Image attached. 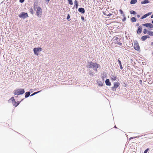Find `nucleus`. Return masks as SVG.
<instances>
[{
  "label": "nucleus",
  "mask_w": 153,
  "mask_h": 153,
  "mask_svg": "<svg viewBox=\"0 0 153 153\" xmlns=\"http://www.w3.org/2000/svg\"><path fill=\"white\" fill-rule=\"evenodd\" d=\"M124 1H126V0H124Z\"/></svg>",
  "instance_id": "obj_59"
},
{
  "label": "nucleus",
  "mask_w": 153,
  "mask_h": 153,
  "mask_svg": "<svg viewBox=\"0 0 153 153\" xmlns=\"http://www.w3.org/2000/svg\"><path fill=\"white\" fill-rule=\"evenodd\" d=\"M29 11L31 13L33 14V10L32 8H30L29 9Z\"/></svg>",
  "instance_id": "obj_28"
},
{
  "label": "nucleus",
  "mask_w": 153,
  "mask_h": 153,
  "mask_svg": "<svg viewBox=\"0 0 153 153\" xmlns=\"http://www.w3.org/2000/svg\"><path fill=\"white\" fill-rule=\"evenodd\" d=\"M116 11H117V12H115V15H116V13H118L117 10Z\"/></svg>",
  "instance_id": "obj_51"
},
{
  "label": "nucleus",
  "mask_w": 153,
  "mask_h": 153,
  "mask_svg": "<svg viewBox=\"0 0 153 153\" xmlns=\"http://www.w3.org/2000/svg\"><path fill=\"white\" fill-rule=\"evenodd\" d=\"M151 18H153V15H151Z\"/></svg>",
  "instance_id": "obj_48"
},
{
  "label": "nucleus",
  "mask_w": 153,
  "mask_h": 153,
  "mask_svg": "<svg viewBox=\"0 0 153 153\" xmlns=\"http://www.w3.org/2000/svg\"><path fill=\"white\" fill-rule=\"evenodd\" d=\"M130 13L131 14L135 15L136 14V12L134 10H131L130 11Z\"/></svg>",
  "instance_id": "obj_26"
},
{
  "label": "nucleus",
  "mask_w": 153,
  "mask_h": 153,
  "mask_svg": "<svg viewBox=\"0 0 153 153\" xmlns=\"http://www.w3.org/2000/svg\"><path fill=\"white\" fill-rule=\"evenodd\" d=\"M150 30H152V29H149Z\"/></svg>",
  "instance_id": "obj_57"
},
{
  "label": "nucleus",
  "mask_w": 153,
  "mask_h": 153,
  "mask_svg": "<svg viewBox=\"0 0 153 153\" xmlns=\"http://www.w3.org/2000/svg\"><path fill=\"white\" fill-rule=\"evenodd\" d=\"M42 50V48H34L33 49L34 54L37 55H39L38 52L41 51Z\"/></svg>",
  "instance_id": "obj_4"
},
{
  "label": "nucleus",
  "mask_w": 153,
  "mask_h": 153,
  "mask_svg": "<svg viewBox=\"0 0 153 153\" xmlns=\"http://www.w3.org/2000/svg\"><path fill=\"white\" fill-rule=\"evenodd\" d=\"M119 40H115V44L117 45H122V43L120 42H118Z\"/></svg>",
  "instance_id": "obj_16"
},
{
  "label": "nucleus",
  "mask_w": 153,
  "mask_h": 153,
  "mask_svg": "<svg viewBox=\"0 0 153 153\" xmlns=\"http://www.w3.org/2000/svg\"><path fill=\"white\" fill-rule=\"evenodd\" d=\"M139 25V24L138 23L136 24V26H138Z\"/></svg>",
  "instance_id": "obj_44"
},
{
  "label": "nucleus",
  "mask_w": 153,
  "mask_h": 153,
  "mask_svg": "<svg viewBox=\"0 0 153 153\" xmlns=\"http://www.w3.org/2000/svg\"><path fill=\"white\" fill-rule=\"evenodd\" d=\"M152 54L153 55V52L152 53Z\"/></svg>",
  "instance_id": "obj_58"
},
{
  "label": "nucleus",
  "mask_w": 153,
  "mask_h": 153,
  "mask_svg": "<svg viewBox=\"0 0 153 153\" xmlns=\"http://www.w3.org/2000/svg\"><path fill=\"white\" fill-rule=\"evenodd\" d=\"M146 16H145V15H143V16H142L141 17L140 19V20H142V19H145V18H146Z\"/></svg>",
  "instance_id": "obj_30"
},
{
  "label": "nucleus",
  "mask_w": 153,
  "mask_h": 153,
  "mask_svg": "<svg viewBox=\"0 0 153 153\" xmlns=\"http://www.w3.org/2000/svg\"><path fill=\"white\" fill-rule=\"evenodd\" d=\"M36 10V13L37 16L39 17H41L42 14V10L41 8L37 5H34V10Z\"/></svg>",
  "instance_id": "obj_2"
},
{
  "label": "nucleus",
  "mask_w": 153,
  "mask_h": 153,
  "mask_svg": "<svg viewBox=\"0 0 153 153\" xmlns=\"http://www.w3.org/2000/svg\"><path fill=\"white\" fill-rule=\"evenodd\" d=\"M126 20V16H124V17L123 18V19H122V21L124 22Z\"/></svg>",
  "instance_id": "obj_33"
},
{
  "label": "nucleus",
  "mask_w": 153,
  "mask_h": 153,
  "mask_svg": "<svg viewBox=\"0 0 153 153\" xmlns=\"http://www.w3.org/2000/svg\"><path fill=\"white\" fill-rule=\"evenodd\" d=\"M150 2L149 0H144L141 2V4H144L149 3Z\"/></svg>",
  "instance_id": "obj_12"
},
{
  "label": "nucleus",
  "mask_w": 153,
  "mask_h": 153,
  "mask_svg": "<svg viewBox=\"0 0 153 153\" xmlns=\"http://www.w3.org/2000/svg\"><path fill=\"white\" fill-rule=\"evenodd\" d=\"M151 45L153 46V42H152L151 43Z\"/></svg>",
  "instance_id": "obj_45"
},
{
  "label": "nucleus",
  "mask_w": 153,
  "mask_h": 153,
  "mask_svg": "<svg viewBox=\"0 0 153 153\" xmlns=\"http://www.w3.org/2000/svg\"><path fill=\"white\" fill-rule=\"evenodd\" d=\"M81 19L82 20H84V18L83 17H82Z\"/></svg>",
  "instance_id": "obj_46"
},
{
  "label": "nucleus",
  "mask_w": 153,
  "mask_h": 153,
  "mask_svg": "<svg viewBox=\"0 0 153 153\" xmlns=\"http://www.w3.org/2000/svg\"><path fill=\"white\" fill-rule=\"evenodd\" d=\"M24 0H19V1L21 3H22V2H23L24 1Z\"/></svg>",
  "instance_id": "obj_38"
},
{
  "label": "nucleus",
  "mask_w": 153,
  "mask_h": 153,
  "mask_svg": "<svg viewBox=\"0 0 153 153\" xmlns=\"http://www.w3.org/2000/svg\"><path fill=\"white\" fill-rule=\"evenodd\" d=\"M122 14V16H123V17H124V16H125V14H124V13H123V14Z\"/></svg>",
  "instance_id": "obj_43"
},
{
  "label": "nucleus",
  "mask_w": 153,
  "mask_h": 153,
  "mask_svg": "<svg viewBox=\"0 0 153 153\" xmlns=\"http://www.w3.org/2000/svg\"><path fill=\"white\" fill-rule=\"evenodd\" d=\"M68 1L69 2V4L71 5H72L73 4L72 0H68Z\"/></svg>",
  "instance_id": "obj_29"
},
{
  "label": "nucleus",
  "mask_w": 153,
  "mask_h": 153,
  "mask_svg": "<svg viewBox=\"0 0 153 153\" xmlns=\"http://www.w3.org/2000/svg\"><path fill=\"white\" fill-rule=\"evenodd\" d=\"M146 35L142 36L141 38V40L143 41H145L146 39Z\"/></svg>",
  "instance_id": "obj_18"
},
{
  "label": "nucleus",
  "mask_w": 153,
  "mask_h": 153,
  "mask_svg": "<svg viewBox=\"0 0 153 153\" xmlns=\"http://www.w3.org/2000/svg\"><path fill=\"white\" fill-rule=\"evenodd\" d=\"M116 79H116V77L115 76V81H116Z\"/></svg>",
  "instance_id": "obj_54"
},
{
  "label": "nucleus",
  "mask_w": 153,
  "mask_h": 153,
  "mask_svg": "<svg viewBox=\"0 0 153 153\" xmlns=\"http://www.w3.org/2000/svg\"><path fill=\"white\" fill-rule=\"evenodd\" d=\"M149 150V148L147 149L144 151L143 153H147V152Z\"/></svg>",
  "instance_id": "obj_31"
},
{
  "label": "nucleus",
  "mask_w": 153,
  "mask_h": 153,
  "mask_svg": "<svg viewBox=\"0 0 153 153\" xmlns=\"http://www.w3.org/2000/svg\"><path fill=\"white\" fill-rule=\"evenodd\" d=\"M115 128H117V127L116 126H115Z\"/></svg>",
  "instance_id": "obj_55"
},
{
  "label": "nucleus",
  "mask_w": 153,
  "mask_h": 153,
  "mask_svg": "<svg viewBox=\"0 0 153 153\" xmlns=\"http://www.w3.org/2000/svg\"><path fill=\"white\" fill-rule=\"evenodd\" d=\"M78 11L82 13H84L85 12V10L83 8H79L78 9Z\"/></svg>",
  "instance_id": "obj_11"
},
{
  "label": "nucleus",
  "mask_w": 153,
  "mask_h": 153,
  "mask_svg": "<svg viewBox=\"0 0 153 153\" xmlns=\"http://www.w3.org/2000/svg\"><path fill=\"white\" fill-rule=\"evenodd\" d=\"M142 27L141 26H139L137 30V33L139 34L142 31Z\"/></svg>",
  "instance_id": "obj_8"
},
{
  "label": "nucleus",
  "mask_w": 153,
  "mask_h": 153,
  "mask_svg": "<svg viewBox=\"0 0 153 153\" xmlns=\"http://www.w3.org/2000/svg\"><path fill=\"white\" fill-rule=\"evenodd\" d=\"M152 13V12H149L148 13L145 14V16H146V17H147V16H150L151 15Z\"/></svg>",
  "instance_id": "obj_27"
},
{
  "label": "nucleus",
  "mask_w": 153,
  "mask_h": 153,
  "mask_svg": "<svg viewBox=\"0 0 153 153\" xmlns=\"http://www.w3.org/2000/svg\"><path fill=\"white\" fill-rule=\"evenodd\" d=\"M13 105L15 107H16L18 105V104H17V102H16L15 101L13 102Z\"/></svg>",
  "instance_id": "obj_24"
},
{
  "label": "nucleus",
  "mask_w": 153,
  "mask_h": 153,
  "mask_svg": "<svg viewBox=\"0 0 153 153\" xmlns=\"http://www.w3.org/2000/svg\"><path fill=\"white\" fill-rule=\"evenodd\" d=\"M25 97L27 98L28 97L30 94V92H27L25 93Z\"/></svg>",
  "instance_id": "obj_15"
},
{
  "label": "nucleus",
  "mask_w": 153,
  "mask_h": 153,
  "mask_svg": "<svg viewBox=\"0 0 153 153\" xmlns=\"http://www.w3.org/2000/svg\"><path fill=\"white\" fill-rule=\"evenodd\" d=\"M105 83L107 85L110 86L111 85V82L109 81V79H106V80H105Z\"/></svg>",
  "instance_id": "obj_13"
},
{
  "label": "nucleus",
  "mask_w": 153,
  "mask_h": 153,
  "mask_svg": "<svg viewBox=\"0 0 153 153\" xmlns=\"http://www.w3.org/2000/svg\"><path fill=\"white\" fill-rule=\"evenodd\" d=\"M131 20L132 22H136L137 21L136 18L134 17H132L131 19Z\"/></svg>",
  "instance_id": "obj_19"
},
{
  "label": "nucleus",
  "mask_w": 153,
  "mask_h": 153,
  "mask_svg": "<svg viewBox=\"0 0 153 153\" xmlns=\"http://www.w3.org/2000/svg\"><path fill=\"white\" fill-rule=\"evenodd\" d=\"M97 83L98 86H103V85L102 82L101 81H99V82H97Z\"/></svg>",
  "instance_id": "obj_21"
},
{
  "label": "nucleus",
  "mask_w": 153,
  "mask_h": 153,
  "mask_svg": "<svg viewBox=\"0 0 153 153\" xmlns=\"http://www.w3.org/2000/svg\"><path fill=\"white\" fill-rule=\"evenodd\" d=\"M17 102V104H18V105L20 103V102Z\"/></svg>",
  "instance_id": "obj_49"
},
{
  "label": "nucleus",
  "mask_w": 153,
  "mask_h": 153,
  "mask_svg": "<svg viewBox=\"0 0 153 153\" xmlns=\"http://www.w3.org/2000/svg\"><path fill=\"white\" fill-rule=\"evenodd\" d=\"M137 16L138 18H139L140 17V16L138 14L137 15Z\"/></svg>",
  "instance_id": "obj_41"
},
{
  "label": "nucleus",
  "mask_w": 153,
  "mask_h": 153,
  "mask_svg": "<svg viewBox=\"0 0 153 153\" xmlns=\"http://www.w3.org/2000/svg\"><path fill=\"white\" fill-rule=\"evenodd\" d=\"M137 137V136H136V137H133V139H134V138H137V137Z\"/></svg>",
  "instance_id": "obj_42"
},
{
  "label": "nucleus",
  "mask_w": 153,
  "mask_h": 153,
  "mask_svg": "<svg viewBox=\"0 0 153 153\" xmlns=\"http://www.w3.org/2000/svg\"><path fill=\"white\" fill-rule=\"evenodd\" d=\"M90 74H91V73H90Z\"/></svg>",
  "instance_id": "obj_56"
},
{
  "label": "nucleus",
  "mask_w": 153,
  "mask_h": 153,
  "mask_svg": "<svg viewBox=\"0 0 153 153\" xmlns=\"http://www.w3.org/2000/svg\"><path fill=\"white\" fill-rule=\"evenodd\" d=\"M133 139V137H131L129 139V140H130L131 139Z\"/></svg>",
  "instance_id": "obj_40"
},
{
  "label": "nucleus",
  "mask_w": 153,
  "mask_h": 153,
  "mask_svg": "<svg viewBox=\"0 0 153 153\" xmlns=\"http://www.w3.org/2000/svg\"><path fill=\"white\" fill-rule=\"evenodd\" d=\"M134 47L135 50L137 51H140L139 45L137 41L134 43Z\"/></svg>",
  "instance_id": "obj_5"
},
{
  "label": "nucleus",
  "mask_w": 153,
  "mask_h": 153,
  "mask_svg": "<svg viewBox=\"0 0 153 153\" xmlns=\"http://www.w3.org/2000/svg\"><path fill=\"white\" fill-rule=\"evenodd\" d=\"M10 100L13 102L15 101L14 98L13 97H11L10 99Z\"/></svg>",
  "instance_id": "obj_32"
},
{
  "label": "nucleus",
  "mask_w": 153,
  "mask_h": 153,
  "mask_svg": "<svg viewBox=\"0 0 153 153\" xmlns=\"http://www.w3.org/2000/svg\"><path fill=\"white\" fill-rule=\"evenodd\" d=\"M70 18V16L69 14L68 15L67 19L68 20Z\"/></svg>",
  "instance_id": "obj_36"
},
{
  "label": "nucleus",
  "mask_w": 153,
  "mask_h": 153,
  "mask_svg": "<svg viewBox=\"0 0 153 153\" xmlns=\"http://www.w3.org/2000/svg\"><path fill=\"white\" fill-rule=\"evenodd\" d=\"M25 92L24 89H17L14 91V94L15 95H20L23 94Z\"/></svg>",
  "instance_id": "obj_3"
},
{
  "label": "nucleus",
  "mask_w": 153,
  "mask_h": 153,
  "mask_svg": "<svg viewBox=\"0 0 153 153\" xmlns=\"http://www.w3.org/2000/svg\"><path fill=\"white\" fill-rule=\"evenodd\" d=\"M41 91H37V92H34V93H35V94H36L39 92H41Z\"/></svg>",
  "instance_id": "obj_37"
},
{
  "label": "nucleus",
  "mask_w": 153,
  "mask_h": 153,
  "mask_svg": "<svg viewBox=\"0 0 153 153\" xmlns=\"http://www.w3.org/2000/svg\"><path fill=\"white\" fill-rule=\"evenodd\" d=\"M152 23L153 24V20L152 21Z\"/></svg>",
  "instance_id": "obj_53"
},
{
  "label": "nucleus",
  "mask_w": 153,
  "mask_h": 153,
  "mask_svg": "<svg viewBox=\"0 0 153 153\" xmlns=\"http://www.w3.org/2000/svg\"><path fill=\"white\" fill-rule=\"evenodd\" d=\"M147 34L149 36H153V31H149L148 33H147Z\"/></svg>",
  "instance_id": "obj_23"
},
{
  "label": "nucleus",
  "mask_w": 153,
  "mask_h": 153,
  "mask_svg": "<svg viewBox=\"0 0 153 153\" xmlns=\"http://www.w3.org/2000/svg\"><path fill=\"white\" fill-rule=\"evenodd\" d=\"M50 0H46V1L47 2H48Z\"/></svg>",
  "instance_id": "obj_50"
},
{
  "label": "nucleus",
  "mask_w": 153,
  "mask_h": 153,
  "mask_svg": "<svg viewBox=\"0 0 153 153\" xmlns=\"http://www.w3.org/2000/svg\"><path fill=\"white\" fill-rule=\"evenodd\" d=\"M117 62H118V64L120 65V69L121 70H122L123 69V67L122 65L121 61L119 59H118L117 60Z\"/></svg>",
  "instance_id": "obj_10"
},
{
  "label": "nucleus",
  "mask_w": 153,
  "mask_h": 153,
  "mask_svg": "<svg viewBox=\"0 0 153 153\" xmlns=\"http://www.w3.org/2000/svg\"><path fill=\"white\" fill-rule=\"evenodd\" d=\"M121 39V37L118 36L117 37H115V40H120Z\"/></svg>",
  "instance_id": "obj_22"
},
{
  "label": "nucleus",
  "mask_w": 153,
  "mask_h": 153,
  "mask_svg": "<svg viewBox=\"0 0 153 153\" xmlns=\"http://www.w3.org/2000/svg\"><path fill=\"white\" fill-rule=\"evenodd\" d=\"M20 18H22L23 19L27 18L28 17L27 14V13L22 12L19 16Z\"/></svg>",
  "instance_id": "obj_6"
},
{
  "label": "nucleus",
  "mask_w": 153,
  "mask_h": 153,
  "mask_svg": "<svg viewBox=\"0 0 153 153\" xmlns=\"http://www.w3.org/2000/svg\"><path fill=\"white\" fill-rule=\"evenodd\" d=\"M119 11H120V13H121V14H123V10H121L120 9V10H119Z\"/></svg>",
  "instance_id": "obj_34"
},
{
  "label": "nucleus",
  "mask_w": 153,
  "mask_h": 153,
  "mask_svg": "<svg viewBox=\"0 0 153 153\" xmlns=\"http://www.w3.org/2000/svg\"><path fill=\"white\" fill-rule=\"evenodd\" d=\"M151 23H146L144 24H143L142 25L147 27H149L150 28L151 25Z\"/></svg>",
  "instance_id": "obj_9"
},
{
  "label": "nucleus",
  "mask_w": 153,
  "mask_h": 153,
  "mask_svg": "<svg viewBox=\"0 0 153 153\" xmlns=\"http://www.w3.org/2000/svg\"><path fill=\"white\" fill-rule=\"evenodd\" d=\"M99 65L96 62L93 63L90 62H88L87 67L88 68H92L96 71H97V68L99 67Z\"/></svg>",
  "instance_id": "obj_1"
},
{
  "label": "nucleus",
  "mask_w": 153,
  "mask_h": 153,
  "mask_svg": "<svg viewBox=\"0 0 153 153\" xmlns=\"http://www.w3.org/2000/svg\"><path fill=\"white\" fill-rule=\"evenodd\" d=\"M35 93H34L33 94H32L30 96H33L34 95H35Z\"/></svg>",
  "instance_id": "obj_47"
},
{
  "label": "nucleus",
  "mask_w": 153,
  "mask_h": 153,
  "mask_svg": "<svg viewBox=\"0 0 153 153\" xmlns=\"http://www.w3.org/2000/svg\"><path fill=\"white\" fill-rule=\"evenodd\" d=\"M146 39H147V38H150V37L149 36V35H146Z\"/></svg>",
  "instance_id": "obj_35"
},
{
  "label": "nucleus",
  "mask_w": 153,
  "mask_h": 153,
  "mask_svg": "<svg viewBox=\"0 0 153 153\" xmlns=\"http://www.w3.org/2000/svg\"><path fill=\"white\" fill-rule=\"evenodd\" d=\"M140 83H141L142 82V80H140Z\"/></svg>",
  "instance_id": "obj_52"
},
{
  "label": "nucleus",
  "mask_w": 153,
  "mask_h": 153,
  "mask_svg": "<svg viewBox=\"0 0 153 153\" xmlns=\"http://www.w3.org/2000/svg\"><path fill=\"white\" fill-rule=\"evenodd\" d=\"M137 0H131L130 1V3L131 4H134L137 2Z\"/></svg>",
  "instance_id": "obj_14"
},
{
  "label": "nucleus",
  "mask_w": 153,
  "mask_h": 153,
  "mask_svg": "<svg viewBox=\"0 0 153 153\" xmlns=\"http://www.w3.org/2000/svg\"><path fill=\"white\" fill-rule=\"evenodd\" d=\"M150 28H153V25L151 24Z\"/></svg>",
  "instance_id": "obj_39"
},
{
  "label": "nucleus",
  "mask_w": 153,
  "mask_h": 153,
  "mask_svg": "<svg viewBox=\"0 0 153 153\" xmlns=\"http://www.w3.org/2000/svg\"><path fill=\"white\" fill-rule=\"evenodd\" d=\"M120 83L119 82H115V90L116 88H118L120 85Z\"/></svg>",
  "instance_id": "obj_20"
},
{
  "label": "nucleus",
  "mask_w": 153,
  "mask_h": 153,
  "mask_svg": "<svg viewBox=\"0 0 153 153\" xmlns=\"http://www.w3.org/2000/svg\"><path fill=\"white\" fill-rule=\"evenodd\" d=\"M149 31V30H147L146 29H144L143 30V33L146 34V33H148V32Z\"/></svg>",
  "instance_id": "obj_25"
},
{
  "label": "nucleus",
  "mask_w": 153,
  "mask_h": 153,
  "mask_svg": "<svg viewBox=\"0 0 153 153\" xmlns=\"http://www.w3.org/2000/svg\"><path fill=\"white\" fill-rule=\"evenodd\" d=\"M74 4H75L74 7L76 6V8L77 9L78 6V3L77 1L75 0L74 1Z\"/></svg>",
  "instance_id": "obj_17"
},
{
  "label": "nucleus",
  "mask_w": 153,
  "mask_h": 153,
  "mask_svg": "<svg viewBox=\"0 0 153 153\" xmlns=\"http://www.w3.org/2000/svg\"><path fill=\"white\" fill-rule=\"evenodd\" d=\"M103 14L105 16H108L111 15L110 13L108 11V10L105 8L104 9V10L103 11Z\"/></svg>",
  "instance_id": "obj_7"
}]
</instances>
